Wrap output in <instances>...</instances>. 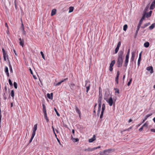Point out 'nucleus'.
Returning <instances> with one entry per match:
<instances>
[{"instance_id": "nucleus-16", "label": "nucleus", "mask_w": 155, "mask_h": 155, "mask_svg": "<svg viewBox=\"0 0 155 155\" xmlns=\"http://www.w3.org/2000/svg\"><path fill=\"white\" fill-rule=\"evenodd\" d=\"M106 150L108 153H109L114 152L115 150V149H114L110 148Z\"/></svg>"}, {"instance_id": "nucleus-45", "label": "nucleus", "mask_w": 155, "mask_h": 155, "mask_svg": "<svg viewBox=\"0 0 155 155\" xmlns=\"http://www.w3.org/2000/svg\"><path fill=\"white\" fill-rule=\"evenodd\" d=\"M149 8L148 6H147L144 11V12H147L148 11Z\"/></svg>"}, {"instance_id": "nucleus-39", "label": "nucleus", "mask_w": 155, "mask_h": 155, "mask_svg": "<svg viewBox=\"0 0 155 155\" xmlns=\"http://www.w3.org/2000/svg\"><path fill=\"white\" fill-rule=\"evenodd\" d=\"M102 97V93H101V94H99V95L98 100H101Z\"/></svg>"}, {"instance_id": "nucleus-57", "label": "nucleus", "mask_w": 155, "mask_h": 155, "mask_svg": "<svg viewBox=\"0 0 155 155\" xmlns=\"http://www.w3.org/2000/svg\"><path fill=\"white\" fill-rule=\"evenodd\" d=\"M113 70V67H111L110 66V68H109V70L110 71H112Z\"/></svg>"}, {"instance_id": "nucleus-30", "label": "nucleus", "mask_w": 155, "mask_h": 155, "mask_svg": "<svg viewBox=\"0 0 155 155\" xmlns=\"http://www.w3.org/2000/svg\"><path fill=\"white\" fill-rule=\"evenodd\" d=\"M74 8L73 7H70L69 8V12L71 13L74 10Z\"/></svg>"}, {"instance_id": "nucleus-47", "label": "nucleus", "mask_w": 155, "mask_h": 155, "mask_svg": "<svg viewBox=\"0 0 155 155\" xmlns=\"http://www.w3.org/2000/svg\"><path fill=\"white\" fill-rule=\"evenodd\" d=\"M8 82H9L10 85L11 86H12L13 85L12 83V81L10 79H9Z\"/></svg>"}, {"instance_id": "nucleus-24", "label": "nucleus", "mask_w": 155, "mask_h": 155, "mask_svg": "<svg viewBox=\"0 0 155 155\" xmlns=\"http://www.w3.org/2000/svg\"><path fill=\"white\" fill-rule=\"evenodd\" d=\"M150 24V22L146 23L143 26H141V28H145V27H146L149 25Z\"/></svg>"}, {"instance_id": "nucleus-48", "label": "nucleus", "mask_w": 155, "mask_h": 155, "mask_svg": "<svg viewBox=\"0 0 155 155\" xmlns=\"http://www.w3.org/2000/svg\"><path fill=\"white\" fill-rule=\"evenodd\" d=\"M152 113H150V114H147V115H146V116L145 117L147 118H147L148 117H150V116H151V115H152Z\"/></svg>"}, {"instance_id": "nucleus-53", "label": "nucleus", "mask_w": 155, "mask_h": 155, "mask_svg": "<svg viewBox=\"0 0 155 155\" xmlns=\"http://www.w3.org/2000/svg\"><path fill=\"white\" fill-rule=\"evenodd\" d=\"M3 97H4V98H3L4 100H6V99H7V97H6V96L5 95V92L4 93Z\"/></svg>"}, {"instance_id": "nucleus-35", "label": "nucleus", "mask_w": 155, "mask_h": 155, "mask_svg": "<svg viewBox=\"0 0 155 155\" xmlns=\"http://www.w3.org/2000/svg\"><path fill=\"white\" fill-rule=\"evenodd\" d=\"M154 26L153 25V24H152L149 27V29H150V30H152V29H153L154 28Z\"/></svg>"}, {"instance_id": "nucleus-43", "label": "nucleus", "mask_w": 155, "mask_h": 155, "mask_svg": "<svg viewBox=\"0 0 155 155\" xmlns=\"http://www.w3.org/2000/svg\"><path fill=\"white\" fill-rule=\"evenodd\" d=\"M54 110H55V112H56V114L57 115V116H60V114L58 113L57 109H56V108L55 107L54 108Z\"/></svg>"}, {"instance_id": "nucleus-54", "label": "nucleus", "mask_w": 155, "mask_h": 155, "mask_svg": "<svg viewBox=\"0 0 155 155\" xmlns=\"http://www.w3.org/2000/svg\"><path fill=\"white\" fill-rule=\"evenodd\" d=\"M121 45V42L120 41H119L117 44V46L119 47H120Z\"/></svg>"}, {"instance_id": "nucleus-51", "label": "nucleus", "mask_w": 155, "mask_h": 155, "mask_svg": "<svg viewBox=\"0 0 155 155\" xmlns=\"http://www.w3.org/2000/svg\"><path fill=\"white\" fill-rule=\"evenodd\" d=\"M62 83V82L61 81L58 83H57L55 85H54L55 86H58L59 85L61 84Z\"/></svg>"}, {"instance_id": "nucleus-59", "label": "nucleus", "mask_w": 155, "mask_h": 155, "mask_svg": "<svg viewBox=\"0 0 155 155\" xmlns=\"http://www.w3.org/2000/svg\"><path fill=\"white\" fill-rule=\"evenodd\" d=\"M143 127L142 126L140 128L139 130L140 131H142L143 130Z\"/></svg>"}, {"instance_id": "nucleus-23", "label": "nucleus", "mask_w": 155, "mask_h": 155, "mask_svg": "<svg viewBox=\"0 0 155 155\" xmlns=\"http://www.w3.org/2000/svg\"><path fill=\"white\" fill-rule=\"evenodd\" d=\"M56 9H53L51 12V16H53L56 13Z\"/></svg>"}, {"instance_id": "nucleus-14", "label": "nucleus", "mask_w": 155, "mask_h": 155, "mask_svg": "<svg viewBox=\"0 0 155 155\" xmlns=\"http://www.w3.org/2000/svg\"><path fill=\"white\" fill-rule=\"evenodd\" d=\"M53 94L52 93H51V94L48 93L47 94V96L49 99H51L53 98Z\"/></svg>"}, {"instance_id": "nucleus-6", "label": "nucleus", "mask_w": 155, "mask_h": 155, "mask_svg": "<svg viewBox=\"0 0 155 155\" xmlns=\"http://www.w3.org/2000/svg\"><path fill=\"white\" fill-rule=\"evenodd\" d=\"M147 70L150 71V73L152 74L153 72V67L152 66L148 67L147 68Z\"/></svg>"}, {"instance_id": "nucleus-61", "label": "nucleus", "mask_w": 155, "mask_h": 155, "mask_svg": "<svg viewBox=\"0 0 155 155\" xmlns=\"http://www.w3.org/2000/svg\"><path fill=\"white\" fill-rule=\"evenodd\" d=\"M147 119L145 117L144 119L143 120L142 123H143L146 121V120H147Z\"/></svg>"}, {"instance_id": "nucleus-64", "label": "nucleus", "mask_w": 155, "mask_h": 155, "mask_svg": "<svg viewBox=\"0 0 155 155\" xmlns=\"http://www.w3.org/2000/svg\"><path fill=\"white\" fill-rule=\"evenodd\" d=\"M68 78H65V79H64L63 80H62V81H61L62 82H64L66 80H68Z\"/></svg>"}, {"instance_id": "nucleus-27", "label": "nucleus", "mask_w": 155, "mask_h": 155, "mask_svg": "<svg viewBox=\"0 0 155 155\" xmlns=\"http://www.w3.org/2000/svg\"><path fill=\"white\" fill-rule=\"evenodd\" d=\"M115 63V60L112 61L110 64V66L111 67H113L114 65V64Z\"/></svg>"}, {"instance_id": "nucleus-12", "label": "nucleus", "mask_w": 155, "mask_h": 155, "mask_svg": "<svg viewBox=\"0 0 155 155\" xmlns=\"http://www.w3.org/2000/svg\"><path fill=\"white\" fill-rule=\"evenodd\" d=\"M5 73H6V74L7 75V76L8 77H9V74L8 72V67L7 66H5Z\"/></svg>"}, {"instance_id": "nucleus-62", "label": "nucleus", "mask_w": 155, "mask_h": 155, "mask_svg": "<svg viewBox=\"0 0 155 155\" xmlns=\"http://www.w3.org/2000/svg\"><path fill=\"white\" fill-rule=\"evenodd\" d=\"M142 51L139 54V58H141V54H142Z\"/></svg>"}, {"instance_id": "nucleus-46", "label": "nucleus", "mask_w": 155, "mask_h": 155, "mask_svg": "<svg viewBox=\"0 0 155 155\" xmlns=\"http://www.w3.org/2000/svg\"><path fill=\"white\" fill-rule=\"evenodd\" d=\"M114 90L116 91H115V93H117L119 94V90L117 88H114Z\"/></svg>"}, {"instance_id": "nucleus-9", "label": "nucleus", "mask_w": 155, "mask_h": 155, "mask_svg": "<svg viewBox=\"0 0 155 155\" xmlns=\"http://www.w3.org/2000/svg\"><path fill=\"white\" fill-rule=\"evenodd\" d=\"M120 75V72L119 71H118L117 72V74L116 76V78L115 81L117 83V84H118V79H119V77Z\"/></svg>"}, {"instance_id": "nucleus-42", "label": "nucleus", "mask_w": 155, "mask_h": 155, "mask_svg": "<svg viewBox=\"0 0 155 155\" xmlns=\"http://www.w3.org/2000/svg\"><path fill=\"white\" fill-rule=\"evenodd\" d=\"M132 78H130V79L129 81L128 82V83L127 84V85L128 86H129L130 85V84H131V82H132Z\"/></svg>"}, {"instance_id": "nucleus-58", "label": "nucleus", "mask_w": 155, "mask_h": 155, "mask_svg": "<svg viewBox=\"0 0 155 155\" xmlns=\"http://www.w3.org/2000/svg\"><path fill=\"white\" fill-rule=\"evenodd\" d=\"M8 63H9V68L12 67V66L11 65V64H10V61H9V59H8Z\"/></svg>"}, {"instance_id": "nucleus-29", "label": "nucleus", "mask_w": 155, "mask_h": 155, "mask_svg": "<svg viewBox=\"0 0 155 155\" xmlns=\"http://www.w3.org/2000/svg\"><path fill=\"white\" fill-rule=\"evenodd\" d=\"M91 84H89L88 85V86H87V87H86V92L87 93H88V91H89L90 89V87Z\"/></svg>"}, {"instance_id": "nucleus-32", "label": "nucleus", "mask_w": 155, "mask_h": 155, "mask_svg": "<svg viewBox=\"0 0 155 155\" xmlns=\"http://www.w3.org/2000/svg\"><path fill=\"white\" fill-rule=\"evenodd\" d=\"M35 136V135H33V134H32V136H31V139H30V140L29 141V143H31V141H32V140L33 138H34Z\"/></svg>"}, {"instance_id": "nucleus-2", "label": "nucleus", "mask_w": 155, "mask_h": 155, "mask_svg": "<svg viewBox=\"0 0 155 155\" xmlns=\"http://www.w3.org/2000/svg\"><path fill=\"white\" fill-rule=\"evenodd\" d=\"M130 49L128 50L127 54L125 57V59L124 61V66L125 67H127L129 61V56L130 54Z\"/></svg>"}, {"instance_id": "nucleus-34", "label": "nucleus", "mask_w": 155, "mask_h": 155, "mask_svg": "<svg viewBox=\"0 0 155 155\" xmlns=\"http://www.w3.org/2000/svg\"><path fill=\"white\" fill-rule=\"evenodd\" d=\"M101 107H98L97 110V115L99 116L100 113Z\"/></svg>"}, {"instance_id": "nucleus-63", "label": "nucleus", "mask_w": 155, "mask_h": 155, "mask_svg": "<svg viewBox=\"0 0 155 155\" xmlns=\"http://www.w3.org/2000/svg\"><path fill=\"white\" fill-rule=\"evenodd\" d=\"M151 132H153L155 133V129H152L150 130Z\"/></svg>"}, {"instance_id": "nucleus-38", "label": "nucleus", "mask_w": 155, "mask_h": 155, "mask_svg": "<svg viewBox=\"0 0 155 155\" xmlns=\"http://www.w3.org/2000/svg\"><path fill=\"white\" fill-rule=\"evenodd\" d=\"M143 13L145 14V16H146V18H148V17H149L151 16H149L150 15L148 13L145 12H144Z\"/></svg>"}, {"instance_id": "nucleus-3", "label": "nucleus", "mask_w": 155, "mask_h": 155, "mask_svg": "<svg viewBox=\"0 0 155 155\" xmlns=\"http://www.w3.org/2000/svg\"><path fill=\"white\" fill-rule=\"evenodd\" d=\"M2 51L3 53L4 60L5 61H6V58H7L8 60L9 59L8 57V56L7 54V52L5 51L4 48H2Z\"/></svg>"}, {"instance_id": "nucleus-20", "label": "nucleus", "mask_w": 155, "mask_h": 155, "mask_svg": "<svg viewBox=\"0 0 155 155\" xmlns=\"http://www.w3.org/2000/svg\"><path fill=\"white\" fill-rule=\"evenodd\" d=\"M106 150H104L103 153H101L100 155H109V153Z\"/></svg>"}, {"instance_id": "nucleus-13", "label": "nucleus", "mask_w": 155, "mask_h": 155, "mask_svg": "<svg viewBox=\"0 0 155 155\" xmlns=\"http://www.w3.org/2000/svg\"><path fill=\"white\" fill-rule=\"evenodd\" d=\"M95 140V135H94L93 137L91 138L89 140V142L90 143H91L94 140Z\"/></svg>"}, {"instance_id": "nucleus-25", "label": "nucleus", "mask_w": 155, "mask_h": 155, "mask_svg": "<svg viewBox=\"0 0 155 155\" xmlns=\"http://www.w3.org/2000/svg\"><path fill=\"white\" fill-rule=\"evenodd\" d=\"M150 44L149 42H145L144 44V46L145 48H148Z\"/></svg>"}, {"instance_id": "nucleus-4", "label": "nucleus", "mask_w": 155, "mask_h": 155, "mask_svg": "<svg viewBox=\"0 0 155 155\" xmlns=\"http://www.w3.org/2000/svg\"><path fill=\"white\" fill-rule=\"evenodd\" d=\"M105 99L106 100V101L108 103L110 106H112L113 104L114 105V106L115 103L114 102L113 99L111 97L109 98L108 100H106L105 98Z\"/></svg>"}, {"instance_id": "nucleus-56", "label": "nucleus", "mask_w": 155, "mask_h": 155, "mask_svg": "<svg viewBox=\"0 0 155 155\" xmlns=\"http://www.w3.org/2000/svg\"><path fill=\"white\" fill-rule=\"evenodd\" d=\"M2 117V116L1 115V110L0 109V122H1Z\"/></svg>"}, {"instance_id": "nucleus-1", "label": "nucleus", "mask_w": 155, "mask_h": 155, "mask_svg": "<svg viewBox=\"0 0 155 155\" xmlns=\"http://www.w3.org/2000/svg\"><path fill=\"white\" fill-rule=\"evenodd\" d=\"M124 56V51H120L118 53L117 63V67L120 68L122 67Z\"/></svg>"}, {"instance_id": "nucleus-19", "label": "nucleus", "mask_w": 155, "mask_h": 155, "mask_svg": "<svg viewBox=\"0 0 155 155\" xmlns=\"http://www.w3.org/2000/svg\"><path fill=\"white\" fill-rule=\"evenodd\" d=\"M94 150V148H91L90 147H88L87 149H86L84 150V151H93Z\"/></svg>"}, {"instance_id": "nucleus-36", "label": "nucleus", "mask_w": 155, "mask_h": 155, "mask_svg": "<svg viewBox=\"0 0 155 155\" xmlns=\"http://www.w3.org/2000/svg\"><path fill=\"white\" fill-rule=\"evenodd\" d=\"M127 28V25H125L123 27V30L124 31H126Z\"/></svg>"}, {"instance_id": "nucleus-40", "label": "nucleus", "mask_w": 155, "mask_h": 155, "mask_svg": "<svg viewBox=\"0 0 155 155\" xmlns=\"http://www.w3.org/2000/svg\"><path fill=\"white\" fill-rule=\"evenodd\" d=\"M120 47H117L115 50V54H116L118 52Z\"/></svg>"}, {"instance_id": "nucleus-37", "label": "nucleus", "mask_w": 155, "mask_h": 155, "mask_svg": "<svg viewBox=\"0 0 155 155\" xmlns=\"http://www.w3.org/2000/svg\"><path fill=\"white\" fill-rule=\"evenodd\" d=\"M85 86L86 87H87V86H88V85L89 84H90V82L88 81H87V80L85 81Z\"/></svg>"}, {"instance_id": "nucleus-60", "label": "nucleus", "mask_w": 155, "mask_h": 155, "mask_svg": "<svg viewBox=\"0 0 155 155\" xmlns=\"http://www.w3.org/2000/svg\"><path fill=\"white\" fill-rule=\"evenodd\" d=\"M9 69H10V72L11 73H12L13 72V70H12V67L9 68Z\"/></svg>"}, {"instance_id": "nucleus-18", "label": "nucleus", "mask_w": 155, "mask_h": 155, "mask_svg": "<svg viewBox=\"0 0 155 155\" xmlns=\"http://www.w3.org/2000/svg\"><path fill=\"white\" fill-rule=\"evenodd\" d=\"M75 110L76 111V112H77V113H78V114H79V117H80V115L81 114V113L80 110H79V109H78V108L76 106H75Z\"/></svg>"}, {"instance_id": "nucleus-26", "label": "nucleus", "mask_w": 155, "mask_h": 155, "mask_svg": "<svg viewBox=\"0 0 155 155\" xmlns=\"http://www.w3.org/2000/svg\"><path fill=\"white\" fill-rule=\"evenodd\" d=\"M42 107H43V113H46V107L45 106L44 104H42Z\"/></svg>"}, {"instance_id": "nucleus-41", "label": "nucleus", "mask_w": 155, "mask_h": 155, "mask_svg": "<svg viewBox=\"0 0 155 155\" xmlns=\"http://www.w3.org/2000/svg\"><path fill=\"white\" fill-rule=\"evenodd\" d=\"M101 100H98V107H101Z\"/></svg>"}, {"instance_id": "nucleus-7", "label": "nucleus", "mask_w": 155, "mask_h": 155, "mask_svg": "<svg viewBox=\"0 0 155 155\" xmlns=\"http://www.w3.org/2000/svg\"><path fill=\"white\" fill-rule=\"evenodd\" d=\"M37 124H35L33 128V131L32 133V134L35 135V132L37 129Z\"/></svg>"}, {"instance_id": "nucleus-17", "label": "nucleus", "mask_w": 155, "mask_h": 155, "mask_svg": "<svg viewBox=\"0 0 155 155\" xmlns=\"http://www.w3.org/2000/svg\"><path fill=\"white\" fill-rule=\"evenodd\" d=\"M22 27L21 28V30L22 31V34L24 35H26V31H25L24 28V25L23 23L22 24Z\"/></svg>"}, {"instance_id": "nucleus-5", "label": "nucleus", "mask_w": 155, "mask_h": 155, "mask_svg": "<svg viewBox=\"0 0 155 155\" xmlns=\"http://www.w3.org/2000/svg\"><path fill=\"white\" fill-rule=\"evenodd\" d=\"M142 24V23H141L140 22H139V23L138 24V26L137 27V29L136 31V32L135 33V38H136V36L137 35V34H138V32L140 28V27L141 25Z\"/></svg>"}, {"instance_id": "nucleus-49", "label": "nucleus", "mask_w": 155, "mask_h": 155, "mask_svg": "<svg viewBox=\"0 0 155 155\" xmlns=\"http://www.w3.org/2000/svg\"><path fill=\"white\" fill-rule=\"evenodd\" d=\"M141 60V58H139L138 61L137 62V65L138 66H139L140 64V61Z\"/></svg>"}, {"instance_id": "nucleus-50", "label": "nucleus", "mask_w": 155, "mask_h": 155, "mask_svg": "<svg viewBox=\"0 0 155 155\" xmlns=\"http://www.w3.org/2000/svg\"><path fill=\"white\" fill-rule=\"evenodd\" d=\"M40 53L42 56V58H43L44 59H45V57L44 55V54L43 52L42 51H41Z\"/></svg>"}, {"instance_id": "nucleus-22", "label": "nucleus", "mask_w": 155, "mask_h": 155, "mask_svg": "<svg viewBox=\"0 0 155 155\" xmlns=\"http://www.w3.org/2000/svg\"><path fill=\"white\" fill-rule=\"evenodd\" d=\"M44 113V117H45V119L46 120L47 122H48L49 121V119L47 117V113L46 112Z\"/></svg>"}, {"instance_id": "nucleus-33", "label": "nucleus", "mask_w": 155, "mask_h": 155, "mask_svg": "<svg viewBox=\"0 0 155 155\" xmlns=\"http://www.w3.org/2000/svg\"><path fill=\"white\" fill-rule=\"evenodd\" d=\"M11 95L12 97H13V98H14V91L13 90H12L11 91Z\"/></svg>"}, {"instance_id": "nucleus-8", "label": "nucleus", "mask_w": 155, "mask_h": 155, "mask_svg": "<svg viewBox=\"0 0 155 155\" xmlns=\"http://www.w3.org/2000/svg\"><path fill=\"white\" fill-rule=\"evenodd\" d=\"M155 7V0H154L153 1L152 3L150 8V10L153 9L154 7Z\"/></svg>"}, {"instance_id": "nucleus-28", "label": "nucleus", "mask_w": 155, "mask_h": 155, "mask_svg": "<svg viewBox=\"0 0 155 155\" xmlns=\"http://www.w3.org/2000/svg\"><path fill=\"white\" fill-rule=\"evenodd\" d=\"M71 138H72V140L74 142H78L79 140V139L78 138H73V137L72 136H71Z\"/></svg>"}, {"instance_id": "nucleus-44", "label": "nucleus", "mask_w": 155, "mask_h": 155, "mask_svg": "<svg viewBox=\"0 0 155 155\" xmlns=\"http://www.w3.org/2000/svg\"><path fill=\"white\" fill-rule=\"evenodd\" d=\"M14 86L15 89L17 88V84L16 82H14Z\"/></svg>"}, {"instance_id": "nucleus-10", "label": "nucleus", "mask_w": 155, "mask_h": 155, "mask_svg": "<svg viewBox=\"0 0 155 155\" xmlns=\"http://www.w3.org/2000/svg\"><path fill=\"white\" fill-rule=\"evenodd\" d=\"M135 57V52H133L132 53V56L131 57V58L130 59V62L133 61L134 59V58Z\"/></svg>"}, {"instance_id": "nucleus-11", "label": "nucleus", "mask_w": 155, "mask_h": 155, "mask_svg": "<svg viewBox=\"0 0 155 155\" xmlns=\"http://www.w3.org/2000/svg\"><path fill=\"white\" fill-rule=\"evenodd\" d=\"M19 40L20 41L19 42L20 45L22 47H23L24 45V41L23 39H21V38H19Z\"/></svg>"}, {"instance_id": "nucleus-55", "label": "nucleus", "mask_w": 155, "mask_h": 155, "mask_svg": "<svg viewBox=\"0 0 155 155\" xmlns=\"http://www.w3.org/2000/svg\"><path fill=\"white\" fill-rule=\"evenodd\" d=\"M148 126V124H147V123H145L142 126L143 127H147Z\"/></svg>"}, {"instance_id": "nucleus-15", "label": "nucleus", "mask_w": 155, "mask_h": 155, "mask_svg": "<svg viewBox=\"0 0 155 155\" xmlns=\"http://www.w3.org/2000/svg\"><path fill=\"white\" fill-rule=\"evenodd\" d=\"M69 86L72 90H73L75 86V85L74 83H71L69 85Z\"/></svg>"}, {"instance_id": "nucleus-21", "label": "nucleus", "mask_w": 155, "mask_h": 155, "mask_svg": "<svg viewBox=\"0 0 155 155\" xmlns=\"http://www.w3.org/2000/svg\"><path fill=\"white\" fill-rule=\"evenodd\" d=\"M145 17H146L145 14L143 13V16L142 17L140 20L139 22L142 23L143 20L145 19Z\"/></svg>"}, {"instance_id": "nucleus-52", "label": "nucleus", "mask_w": 155, "mask_h": 155, "mask_svg": "<svg viewBox=\"0 0 155 155\" xmlns=\"http://www.w3.org/2000/svg\"><path fill=\"white\" fill-rule=\"evenodd\" d=\"M104 112L101 111V115L100 116V118H101L103 117Z\"/></svg>"}, {"instance_id": "nucleus-31", "label": "nucleus", "mask_w": 155, "mask_h": 155, "mask_svg": "<svg viewBox=\"0 0 155 155\" xmlns=\"http://www.w3.org/2000/svg\"><path fill=\"white\" fill-rule=\"evenodd\" d=\"M105 109V105L104 104H103L102 105L101 111L104 112Z\"/></svg>"}]
</instances>
